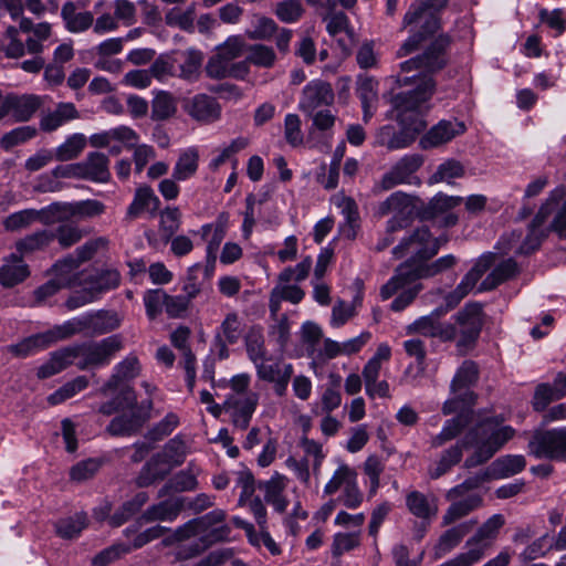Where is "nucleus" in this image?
Returning <instances> with one entry per match:
<instances>
[{
    "label": "nucleus",
    "mask_w": 566,
    "mask_h": 566,
    "mask_svg": "<svg viewBox=\"0 0 566 566\" xmlns=\"http://www.w3.org/2000/svg\"><path fill=\"white\" fill-rule=\"evenodd\" d=\"M451 326L457 327V347L460 352H467L476 343L483 324L484 313L480 303L465 304L454 316Z\"/></svg>",
    "instance_id": "9d476101"
},
{
    "label": "nucleus",
    "mask_w": 566,
    "mask_h": 566,
    "mask_svg": "<svg viewBox=\"0 0 566 566\" xmlns=\"http://www.w3.org/2000/svg\"><path fill=\"white\" fill-rule=\"evenodd\" d=\"M457 263V258L453 254H447L432 263H419L412 269L410 265H399L395 275L380 289V296L382 300H388L395 293L402 289L407 283L415 282L419 279L433 277L442 272L453 268Z\"/></svg>",
    "instance_id": "423d86ee"
},
{
    "label": "nucleus",
    "mask_w": 566,
    "mask_h": 566,
    "mask_svg": "<svg viewBox=\"0 0 566 566\" xmlns=\"http://www.w3.org/2000/svg\"><path fill=\"white\" fill-rule=\"evenodd\" d=\"M462 447H464L462 443L461 446L457 443L442 452L437 467L430 471L431 479L440 478L461 461Z\"/></svg>",
    "instance_id": "774afa93"
},
{
    "label": "nucleus",
    "mask_w": 566,
    "mask_h": 566,
    "mask_svg": "<svg viewBox=\"0 0 566 566\" xmlns=\"http://www.w3.org/2000/svg\"><path fill=\"white\" fill-rule=\"evenodd\" d=\"M198 161L199 154L197 149L189 148L184 151L174 167L172 177L175 180L184 181L191 178L197 172Z\"/></svg>",
    "instance_id": "de8ad7c7"
},
{
    "label": "nucleus",
    "mask_w": 566,
    "mask_h": 566,
    "mask_svg": "<svg viewBox=\"0 0 566 566\" xmlns=\"http://www.w3.org/2000/svg\"><path fill=\"white\" fill-rule=\"evenodd\" d=\"M464 166L457 159H448L441 163L437 170L430 176L429 184L448 182L451 184L452 179L461 178L464 176Z\"/></svg>",
    "instance_id": "864d4df0"
},
{
    "label": "nucleus",
    "mask_w": 566,
    "mask_h": 566,
    "mask_svg": "<svg viewBox=\"0 0 566 566\" xmlns=\"http://www.w3.org/2000/svg\"><path fill=\"white\" fill-rule=\"evenodd\" d=\"M562 398H564V391L555 385V380L553 384H539L534 392L533 407L536 411H543L551 402Z\"/></svg>",
    "instance_id": "6e6d98bb"
},
{
    "label": "nucleus",
    "mask_w": 566,
    "mask_h": 566,
    "mask_svg": "<svg viewBox=\"0 0 566 566\" xmlns=\"http://www.w3.org/2000/svg\"><path fill=\"white\" fill-rule=\"evenodd\" d=\"M465 126L461 122L441 120L420 138V147L430 149L443 145L463 134Z\"/></svg>",
    "instance_id": "393cba45"
},
{
    "label": "nucleus",
    "mask_w": 566,
    "mask_h": 566,
    "mask_svg": "<svg viewBox=\"0 0 566 566\" xmlns=\"http://www.w3.org/2000/svg\"><path fill=\"white\" fill-rule=\"evenodd\" d=\"M50 347L45 333H38L8 346V352L17 357H27Z\"/></svg>",
    "instance_id": "c03bdc74"
},
{
    "label": "nucleus",
    "mask_w": 566,
    "mask_h": 566,
    "mask_svg": "<svg viewBox=\"0 0 566 566\" xmlns=\"http://www.w3.org/2000/svg\"><path fill=\"white\" fill-rule=\"evenodd\" d=\"M86 137L81 133L69 136L64 143L56 147L53 151L55 159L60 161H69L78 157L86 146Z\"/></svg>",
    "instance_id": "49530a36"
},
{
    "label": "nucleus",
    "mask_w": 566,
    "mask_h": 566,
    "mask_svg": "<svg viewBox=\"0 0 566 566\" xmlns=\"http://www.w3.org/2000/svg\"><path fill=\"white\" fill-rule=\"evenodd\" d=\"M84 234L78 226L65 222L53 230V241L57 240L62 249H69L80 242Z\"/></svg>",
    "instance_id": "e2e57ef3"
},
{
    "label": "nucleus",
    "mask_w": 566,
    "mask_h": 566,
    "mask_svg": "<svg viewBox=\"0 0 566 566\" xmlns=\"http://www.w3.org/2000/svg\"><path fill=\"white\" fill-rule=\"evenodd\" d=\"M120 274L116 270H85L77 273L70 284L74 286H86L92 294L97 296L119 285Z\"/></svg>",
    "instance_id": "dca6fc26"
},
{
    "label": "nucleus",
    "mask_w": 566,
    "mask_h": 566,
    "mask_svg": "<svg viewBox=\"0 0 566 566\" xmlns=\"http://www.w3.org/2000/svg\"><path fill=\"white\" fill-rule=\"evenodd\" d=\"M78 117L80 113L73 103H59L54 111L42 115L40 128L43 132L51 133Z\"/></svg>",
    "instance_id": "2f4dec72"
},
{
    "label": "nucleus",
    "mask_w": 566,
    "mask_h": 566,
    "mask_svg": "<svg viewBox=\"0 0 566 566\" xmlns=\"http://www.w3.org/2000/svg\"><path fill=\"white\" fill-rule=\"evenodd\" d=\"M478 366L471 360H465L457 370L450 386L452 397L442 406L443 415H451L459 410L460 405L472 406L475 395L470 389L478 380Z\"/></svg>",
    "instance_id": "1a4fd4ad"
},
{
    "label": "nucleus",
    "mask_w": 566,
    "mask_h": 566,
    "mask_svg": "<svg viewBox=\"0 0 566 566\" xmlns=\"http://www.w3.org/2000/svg\"><path fill=\"white\" fill-rule=\"evenodd\" d=\"M42 105V99L38 95L9 94V111L17 122L29 120Z\"/></svg>",
    "instance_id": "473e14b6"
},
{
    "label": "nucleus",
    "mask_w": 566,
    "mask_h": 566,
    "mask_svg": "<svg viewBox=\"0 0 566 566\" xmlns=\"http://www.w3.org/2000/svg\"><path fill=\"white\" fill-rule=\"evenodd\" d=\"M259 403V394L249 391L245 396L229 395L224 408L230 413L233 426L238 429H248Z\"/></svg>",
    "instance_id": "6ab92c4d"
},
{
    "label": "nucleus",
    "mask_w": 566,
    "mask_h": 566,
    "mask_svg": "<svg viewBox=\"0 0 566 566\" xmlns=\"http://www.w3.org/2000/svg\"><path fill=\"white\" fill-rule=\"evenodd\" d=\"M556 210L552 228L560 238L566 239V191L564 189L554 190L547 201L541 207L535 216V221L544 223L547 216Z\"/></svg>",
    "instance_id": "4be33fe9"
},
{
    "label": "nucleus",
    "mask_w": 566,
    "mask_h": 566,
    "mask_svg": "<svg viewBox=\"0 0 566 566\" xmlns=\"http://www.w3.org/2000/svg\"><path fill=\"white\" fill-rule=\"evenodd\" d=\"M159 199L149 187L139 188L126 211V219L134 220L146 210H157Z\"/></svg>",
    "instance_id": "ea45409f"
},
{
    "label": "nucleus",
    "mask_w": 566,
    "mask_h": 566,
    "mask_svg": "<svg viewBox=\"0 0 566 566\" xmlns=\"http://www.w3.org/2000/svg\"><path fill=\"white\" fill-rule=\"evenodd\" d=\"M140 373V364L136 356L128 355L115 367L113 375L108 381L102 387V392L107 394L119 387L120 384L127 382L136 378Z\"/></svg>",
    "instance_id": "cd10ccee"
},
{
    "label": "nucleus",
    "mask_w": 566,
    "mask_h": 566,
    "mask_svg": "<svg viewBox=\"0 0 566 566\" xmlns=\"http://www.w3.org/2000/svg\"><path fill=\"white\" fill-rule=\"evenodd\" d=\"M520 269L513 259H506L500 262L492 272L482 281L479 290L491 291L507 280L513 279Z\"/></svg>",
    "instance_id": "58836bf2"
},
{
    "label": "nucleus",
    "mask_w": 566,
    "mask_h": 566,
    "mask_svg": "<svg viewBox=\"0 0 566 566\" xmlns=\"http://www.w3.org/2000/svg\"><path fill=\"white\" fill-rule=\"evenodd\" d=\"M151 409L153 401L150 399L142 401L139 408L112 419L107 426V432L116 437L132 436L138 432L145 422L150 419Z\"/></svg>",
    "instance_id": "4468645a"
},
{
    "label": "nucleus",
    "mask_w": 566,
    "mask_h": 566,
    "mask_svg": "<svg viewBox=\"0 0 566 566\" xmlns=\"http://www.w3.org/2000/svg\"><path fill=\"white\" fill-rule=\"evenodd\" d=\"M44 333L50 346L75 334L85 333L83 317L81 315L69 319L61 325H55L53 328L45 331Z\"/></svg>",
    "instance_id": "3c124183"
},
{
    "label": "nucleus",
    "mask_w": 566,
    "mask_h": 566,
    "mask_svg": "<svg viewBox=\"0 0 566 566\" xmlns=\"http://www.w3.org/2000/svg\"><path fill=\"white\" fill-rule=\"evenodd\" d=\"M286 485L287 478L279 472H275L268 481L259 483V489L264 492L265 502L279 513H284L289 505V501L283 494Z\"/></svg>",
    "instance_id": "bb28decb"
},
{
    "label": "nucleus",
    "mask_w": 566,
    "mask_h": 566,
    "mask_svg": "<svg viewBox=\"0 0 566 566\" xmlns=\"http://www.w3.org/2000/svg\"><path fill=\"white\" fill-rule=\"evenodd\" d=\"M334 92L329 83L322 80L311 81L305 85L298 107L307 114H312L321 106H328L334 102Z\"/></svg>",
    "instance_id": "412c9836"
},
{
    "label": "nucleus",
    "mask_w": 566,
    "mask_h": 566,
    "mask_svg": "<svg viewBox=\"0 0 566 566\" xmlns=\"http://www.w3.org/2000/svg\"><path fill=\"white\" fill-rule=\"evenodd\" d=\"M448 507L442 516V524L450 525L455 521L467 516L482 504V497L479 494H470L462 500L454 501Z\"/></svg>",
    "instance_id": "a19ab883"
},
{
    "label": "nucleus",
    "mask_w": 566,
    "mask_h": 566,
    "mask_svg": "<svg viewBox=\"0 0 566 566\" xmlns=\"http://www.w3.org/2000/svg\"><path fill=\"white\" fill-rule=\"evenodd\" d=\"M0 52L8 59H20L25 54L24 43L19 39V30L9 27L0 40Z\"/></svg>",
    "instance_id": "13d9d810"
},
{
    "label": "nucleus",
    "mask_w": 566,
    "mask_h": 566,
    "mask_svg": "<svg viewBox=\"0 0 566 566\" xmlns=\"http://www.w3.org/2000/svg\"><path fill=\"white\" fill-rule=\"evenodd\" d=\"M23 4L38 17L46 11L42 0H1L0 15L8 12L12 19H18L23 13Z\"/></svg>",
    "instance_id": "09e8293b"
},
{
    "label": "nucleus",
    "mask_w": 566,
    "mask_h": 566,
    "mask_svg": "<svg viewBox=\"0 0 566 566\" xmlns=\"http://www.w3.org/2000/svg\"><path fill=\"white\" fill-rule=\"evenodd\" d=\"M52 211L50 210V206L38 211L34 209H25L8 216L3 222V226L9 231H17L22 228H27L35 220H40L41 222L48 224L54 221L52 218Z\"/></svg>",
    "instance_id": "72a5a7b5"
},
{
    "label": "nucleus",
    "mask_w": 566,
    "mask_h": 566,
    "mask_svg": "<svg viewBox=\"0 0 566 566\" xmlns=\"http://www.w3.org/2000/svg\"><path fill=\"white\" fill-rule=\"evenodd\" d=\"M357 479V473L349 465L342 463L333 473L324 486V494L332 495L345 489L350 482Z\"/></svg>",
    "instance_id": "bf43d9fd"
},
{
    "label": "nucleus",
    "mask_w": 566,
    "mask_h": 566,
    "mask_svg": "<svg viewBox=\"0 0 566 566\" xmlns=\"http://www.w3.org/2000/svg\"><path fill=\"white\" fill-rule=\"evenodd\" d=\"M85 333L105 334L120 325L118 315L114 312L97 311L82 315Z\"/></svg>",
    "instance_id": "f704fd0d"
},
{
    "label": "nucleus",
    "mask_w": 566,
    "mask_h": 566,
    "mask_svg": "<svg viewBox=\"0 0 566 566\" xmlns=\"http://www.w3.org/2000/svg\"><path fill=\"white\" fill-rule=\"evenodd\" d=\"M177 112L176 98L166 91L158 92L151 102V118L154 120H165L174 116Z\"/></svg>",
    "instance_id": "8fccbe9b"
},
{
    "label": "nucleus",
    "mask_w": 566,
    "mask_h": 566,
    "mask_svg": "<svg viewBox=\"0 0 566 566\" xmlns=\"http://www.w3.org/2000/svg\"><path fill=\"white\" fill-rule=\"evenodd\" d=\"M413 208L411 196L396 191L379 203L377 212L380 217L392 214V217L408 220L413 212Z\"/></svg>",
    "instance_id": "7c9ffc66"
},
{
    "label": "nucleus",
    "mask_w": 566,
    "mask_h": 566,
    "mask_svg": "<svg viewBox=\"0 0 566 566\" xmlns=\"http://www.w3.org/2000/svg\"><path fill=\"white\" fill-rule=\"evenodd\" d=\"M148 501L146 492L137 493L132 500L126 501L123 505L111 516L109 524L112 526H120L133 517Z\"/></svg>",
    "instance_id": "a18cd8bd"
},
{
    "label": "nucleus",
    "mask_w": 566,
    "mask_h": 566,
    "mask_svg": "<svg viewBox=\"0 0 566 566\" xmlns=\"http://www.w3.org/2000/svg\"><path fill=\"white\" fill-rule=\"evenodd\" d=\"M470 531L468 524H460L447 530L434 546V558L440 559L454 549Z\"/></svg>",
    "instance_id": "37998d69"
},
{
    "label": "nucleus",
    "mask_w": 566,
    "mask_h": 566,
    "mask_svg": "<svg viewBox=\"0 0 566 566\" xmlns=\"http://www.w3.org/2000/svg\"><path fill=\"white\" fill-rule=\"evenodd\" d=\"M77 360H80L77 347H65L52 353L50 360L39 367L36 375L41 379L49 378L72 364L76 365Z\"/></svg>",
    "instance_id": "c756f323"
},
{
    "label": "nucleus",
    "mask_w": 566,
    "mask_h": 566,
    "mask_svg": "<svg viewBox=\"0 0 566 566\" xmlns=\"http://www.w3.org/2000/svg\"><path fill=\"white\" fill-rule=\"evenodd\" d=\"M224 511L213 510L203 516L190 520L174 531L169 543L198 537L202 546L207 547L228 535L229 527L224 524Z\"/></svg>",
    "instance_id": "39448f33"
},
{
    "label": "nucleus",
    "mask_w": 566,
    "mask_h": 566,
    "mask_svg": "<svg viewBox=\"0 0 566 566\" xmlns=\"http://www.w3.org/2000/svg\"><path fill=\"white\" fill-rule=\"evenodd\" d=\"M171 468L164 463V460L155 454L142 469L139 475L136 479V483L140 488H146L153 484L157 480H163Z\"/></svg>",
    "instance_id": "79ce46f5"
},
{
    "label": "nucleus",
    "mask_w": 566,
    "mask_h": 566,
    "mask_svg": "<svg viewBox=\"0 0 566 566\" xmlns=\"http://www.w3.org/2000/svg\"><path fill=\"white\" fill-rule=\"evenodd\" d=\"M493 255L481 256L473 268L463 276L458 286L446 296V306L433 310L429 315L416 319L407 327L408 334L418 333L427 337L439 338L441 342H452L457 338V327L443 323L440 318L454 308L476 285L483 274L492 266Z\"/></svg>",
    "instance_id": "f03ea898"
},
{
    "label": "nucleus",
    "mask_w": 566,
    "mask_h": 566,
    "mask_svg": "<svg viewBox=\"0 0 566 566\" xmlns=\"http://www.w3.org/2000/svg\"><path fill=\"white\" fill-rule=\"evenodd\" d=\"M76 347L80 357L76 366L80 369H86L91 366H104L123 348V338L120 335L115 334L99 342L77 345Z\"/></svg>",
    "instance_id": "9b49d317"
},
{
    "label": "nucleus",
    "mask_w": 566,
    "mask_h": 566,
    "mask_svg": "<svg viewBox=\"0 0 566 566\" xmlns=\"http://www.w3.org/2000/svg\"><path fill=\"white\" fill-rule=\"evenodd\" d=\"M186 505V499L182 496L170 497L157 504L149 506L137 521L128 526L124 533L128 537L133 533H137L144 523H153L156 521L172 522L175 521Z\"/></svg>",
    "instance_id": "ddd939ff"
},
{
    "label": "nucleus",
    "mask_w": 566,
    "mask_h": 566,
    "mask_svg": "<svg viewBox=\"0 0 566 566\" xmlns=\"http://www.w3.org/2000/svg\"><path fill=\"white\" fill-rule=\"evenodd\" d=\"M530 453L537 459L566 460V428L535 436L530 442Z\"/></svg>",
    "instance_id": "f8f14e48"
},
{
    "label": "nucleus",
    "mask_w": 566,
    "mask_h": 566,
    "mask_svg": "<svg viewBox=\"0 0 566 566\" xmlns=\"http://www.w3.org/2000/svg\"><path fill=\"white\" fill-rule=\"evenodd\" d=\"M256 375L261 380L274 382L284 377H292L293 366L291 364L273 363L266 364L264 360L255 366Z\"/></svg>",
    "instance_id": "680f3d73"
},
{
    "label": "nucleus",
    "mask_w": 566,
    "mask_h": 566,
    "mask_svg": "<svg viewBox=\"0 0 566 566\" xmlns=\"http://www.w3.org/2000/svg\"><path fill=\"white\" fill-rule=\"evenodd\" d=\"M450 43L451 38L448 34H440L422 54L400 63L395 82L398 87L411 88L392 97L395 117L401 129L396 133L390 125L381 127L378 133V143L381 146L389 150L406 148L426 128L424 115L436 92L432 74L447 65V50Z\"/></svg>",
    "instance_id": "f257e3e1"
},
{
    "label": "nucleus",
    "mask_w": 566,
    "mask_h": 566,
    "mask_svg": "<svg viewBox=\"0 0 566 566\" xmlns=\"http://www.w3.org/2000/svg\"><path fill=\"white\" fill-rule=\"evenodd\" d=\"M164 463H167L171 469L184 463L187 448L181 439L174 438L169 440L161 452L157 453Z\"/></svg>",
    "instance_id": "69168bd1"
},
{
    "label": "nucleus",
    "mask_w": 566,
    "mask_h": 566,
    "mask_svg": "<svg viewBox=\"0 0 566 566\" xmlns=\"http://www.w3.org/2000/svg\"><path fill=\"white\" fill-rule=\"evenodd\" d=\"M446 241V239L433 238L427 227H421L394 248L392 253L397 258L410 255V259L402 265H410L412 269L415 265L434 256L439 251L440 244Z\"/></svg>",
    "instance_id": "6e6552de"
},
{
    "label": "nucleus",
    "mask_w": 566,
    "mask_h": 566,
    "mask_svg": "<svg viewBox=\"0 0 566 566\" xmlns=\"http://www.w3.org/2000/svg\"><path fill=\"white\" fill-rule=\"evenodd\" d=\"M206 72L211 78L243 77L248 73V64L247 62L229 64L216 54L208 61Z\"/></svg>",
    "instance_id": "e433bc0d"
},
{
    "label": "nucleus",
    "mask_w": 566,
    "mask_h": 566,
    "mask_svg": "<svg viewBox=\"0 0 566 566\" xmlns=\"http://www.w3.org/2000/svg\"><path fill=\"white\" fill-rule=\"evenodd\" d=\"M182 108L188 116L201 124H211L221 117V105L217 98L205 93L184 99Z\"/></svg>",
    "instance_id": "a211bd4d"
},
{
    "label": "nucleus",
    "mask_w": 566,
    "mask_h": 566,
    "mask_svg": "<svg viewBox=\"0 0 566 566\" xmlns=\"http://www.w3.org/2000/svg\"><path fill=\"white\" fill-rule=\"evenodd\" d=\"M29 276V269L18 254H11L0 268V283L4 287H12Z\"/></svg>",
    "instance_id": "c9c22d12"
},
{
    "label": "nucleus",
    "mask_w": 566,
    "mask_h": 566,
    "mask_svg": "<svg viewBox=\"0 0 566 566\" xmlns=\"http://www.w3.org/2000/svg\"><path fill=\"white\" fill-rule=\"evenodd\" d=\"M182 62L180 63L179 77L193 82L200 74V67L202 64V53L198 50L189 49L182 53Z\"/></svg>",
    "instance_id": "4d7b16f0"
},
{
    "label": "nucleus",
    "mask_w": 566,
    "mask_h": 566,
    "mask_svg": "<svg viewBox=\"0 0 566 566\" xmlns=\"http://www.w3.org/2000/svg\"><path fill=\"white\" fill-rule=\"evenodd\" d=\"M422 164L423 158L420 155L403 156L382 176L380 188L382 190H390L399 185L412 184L413 175Z\"/></svg>",
    "instance_id": "f3484780"
},
{
    "label": "nucleus",
    "mask_w": 566,
    "mask_h": 566,
    "mask_svg": "<svg viewBox=\"0 0 566 566\" xmlns=\"http://www.w3.org/2000/svg\"><path fill=\"white\" fill-rule=\"evenodd\" d=\"M53 242V230H40L19 240L15 244L20 253L43 250Z\"/></svg>",
    "instance_id": "603ef678"
},
{
    "label": "nucleus",
    "mask_w": 566,
    "mask_h": 566,
    "mask_svg": "<svg viewBox=\"0 0 566 566\" xmlns=\"http://www.w3.org/2000/svg\"><path fill=\"white\" fill-rule=\"evenodd\" d=\"M196 7L191 4L186 10L172 8L165 14V22L169 27L179 28L184 31H193Z\"/></svg>",
    "instance_id": "052dcab7"
},
{
    "label": "nucleus",
    "mask_w": 566,
    "mask_h": 566,
    "mask_svg": "<svg viewBox=\"0 0 566 566\" xmlns=\"http://www.w3.org/2000/svg\"><path fill=\"white\" fill-rule=\"evenodd\" d=\"M87 525L85 513H76L74 516L60 520L56 524V533L63 538L76 537Z\"/></svg>",
    "instance_id": "0e129e2a"
},
{
    "label": "nucleus",
    "mask_w": 566,
    "mask_h": 566,
    "mask_svg": "<svg viewBox=\"0 0 566 566\" xmlns=\"http://www.w3.org/2000/svg\"><path fill=\"white\" fill-rule=\"evenodd\" d=\"M449 0H416L410 4L402 19V28H410V35L397 51L403 57L419 49L422 42L440 29L437 12L443 9Z\"/></svg>",
    "instance_id": "7ed1b4c3"
},
{
    "label": "nucleus",
    "mask_w": 566,
    "mask_h": 566,
    "mask_svg": "<svg viewBox=\"0 0 566 566\" xmlns=\"http://www.w3.org/2000/svg\"><path fill=\"white\" fill-rule=\"evenodd\" d=\"M406 507L411 515L428 523L436 518L439 512L436 495L424 494L416 490L406 494Z\"/></svg>",
    "instance_id": "5701e85b"
},
{
    "label": "nucleus",
    "mask_w": 566,
    "mask_h": 566,
    "mask_svg": "<svg viewBox=\"0 0 566 566\" xmlns=\"http://www.w3.org/2000/svg\"><path fill=\"white\" fill-rule=\"evenodd\" d=\"M502 422V419L488 418L465 434L462 440L464 448L473 447L475 449L465 459V468L471 469L485 463L513 438L515 430Z\"/></svg>",
    "instance_id": "20e7f679"
},
{
    "label": "nucleus",
    "mask_w": 566,
    "mask_h": 566,
    "mask_svg": "<svg viewBox=\"0 0 566 566\" xmlns=\"http://www.w3.org/2000/svg\"><path fill=\"white\" fill-rule=\"evenodd\" d=\"M61 18L65 29L71 33L84 32L94 23V14L91 11L78 10L77 6L72 1H67L62 6Z\"/></svg>",
    "instance_id": "c85d7f7f"
},
{
    "label": "nucleus",
    "mask_w": 566,
    "mask_h": 566,
    "mask_svg": "<svg viewBox=\"0 0 566 566\" xmlns=\"http://www.w3.org/2000/svg\"><path fill=\"white\" fill-rule=\"evenodd\" d=\"M455 417L447 420L442 427V430L432 437L430 444L432 448H439L448 441L457 438L464 428H467L472 421V410L470 406L460 405V408Z\"/></svg>",
    "instance_id": "b1692460"
},
{
    "label": "nucleus",
    "mask_w": 566,
    "mask_h": 566,
    "mask_svg": "<svg viewBox=\"0 0 566 566\" xmlns=\"http://www.w3.org/2000/svg\"><path fill=\"white\" fill-rule=\"evenodd\" d=\"M107 245L108 239L105 237L91 239L78 247L73 254L57 261L54 265L55 271L61 274H69L82 263L91 260L98 251L106 249Z\"/></svg>",
    "instance_id": "aec40b11"
},
{
    "label": "nucleus",
    "mask_w": 566,
    "mask_h": 566,
    "mask_svg": "<svg viewBox=\"0 0 566 566\" xmlns=\"http://www.w3.org/2000/svg\"><path fill=\"white\" fill-rule=\"evenodd\" d=\"M105 205L95 199H86L75 202L52 203L50 210L59 221L75 219L86 220L96 218L105 212Z\"/></svg>",
    "instance_id": "2eb2a0df"
},
{
    "label": "nucleus",
    "mask_w": 566,
    "mask_h": 566,
    "mask_svg": "<svg viewBox=\"0 0 566 566\" xmlns=\"http://www.w3.org/2000/svg\"><path fill=\"white\" fill-rule=\"evenodd\" d=\"M305 13V8L300 0H282L275 4L274 14L287 24L298 22Z\"/></svg>",
    "instance_id": "5fc2aeb1"
},
{
    "label": "nucleus",
    "mask_w": 566,
    "mask_h": 566,
    "mask_svg": "<svg viewBox=\"0 0 566 566\" xmlns=\"http://www.w3.org/2000/svg\"><path fill=\"white\" fill-rule=\"evenodd\" d=\"M526 461L521 454H507L497 458L488 468L493 479H505L522 472Z\"/></svg>",
    "instance_id": "4c0bfd02"
},
{
    "label": "nucleus",
    "mask_w": 566,
    "mask_h": 566,
    "mask_svg": "<svg viewBox=\"0 0 566 566\" xmlns=\"http://www.w3.org/2000/svg\"><path fill=\"white\" fill-rule=\"evenodd\" d=\"M108 157L98 151L90 153L85 160L77 165L80 176L94 182H107L111 178Z\"/></svg>",
    "instance_id": "a878e982"
},
{
    "label": "nucleus",
    "mask_w": 566,
    "mask_h": 566,
    "mask_svg": "<svg viewBox=\"0 0 566 566\" xmlns=\"http://www.w3.org/2000/svg\"><path fill=\"white\" fill-rule=\"evenodd\" d=\"M88 386V380L85 376H78L75 379L66 382L61 388L51 394L48 401L51 405H59L72 397L80 391L84 390Z\"/></svg>",
    "instance_id": "338daca9"
},
{
    "label": "nucleus",
    "mask_w": 566,
    "mask_h": 566,
    "mask_svg": "<svg viewBox=\"0 0 566 566\" xmlns=\"http://www.w3.org/2000/svg\"><path fill=\"white\" fill-rule=\"evenodd\" d=\"M504 522L503 515H492L482 524L476 533L467 541V552L458 554L455 557L439 566H473L483 558L485 552L492 546Z\"/></svg>",
    "instance_id": "0eeeda50"
}]
</instances>
